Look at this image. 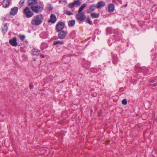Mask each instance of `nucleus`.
<instances>
[{
    "label": "nucleus",
    "mask_w": 157,
    "mask_h": 157,
    "mask_svg": "<svg viewBox=\"0 0 157 157\" xmlns=\"http://www.w3.org/2000/svg\"><path fill=\"white\" fill-rule=\"evenodd\" d=\"M29 87L31 89H33L34 88L33 85L32 83H30Z\"/></svg>",
    "instance_id": "c9c22d12"
},
{
    "label": "nucleus",
    "mask_w": 157,
    "mask_h": 157,
    "mask_svg": "<svg viewBox=\"0 0 157 157\" xmlns=\"http://www.w3.org/2000/svg\"><path fill=\"white\" fill-rule=\"evenodd\" d=\"M25 1L24 0H21L19 2V4L21 7H22L24 6V3Z\"/></svg>",
    "instance_id": "2f4dec72"
},
{
    "label": "nucleus",
    "mask_w": 157,
    "mask_h": 157,
    "mask_svg": "<svg viewBox=\"0 0 157 157\" xmlns=\"http://www.w3.org/2000/svg\"><path fill=\"white\" fill-rule=\"evenodd\" d=\"M44 17L42 14H39L34 16L32 18L31 23L33 25L38 26L43 22Z\"/></svg>",
    "instance_id": "f257e3e1"
},
{
    "label": "nucleus",
    "mask_w": 157,
    "mask_h": 157,
    "mask_svg": "<svg viewBox=\"0 0 157 157\" xmlns=\"http://www.w3.org/2000/svg\"><path fill=\"white\" fill-rule=\"evenodd\" d=\"M44 5L43 2H40L37 4L31 7L32 10L36 13H41L44 10Z\"/></svg>",
    "instance_id": "f03ea898"
},
{
    "label": "nucleus",
    "mask_w": 157,
    "mask_h": 157,
    "mask_svg": "<svg viewBox=\"0 0 157 157\" xmlns=\"http://www.w3.org/2000/svg\"><path fill=\"white\" fill-rule=\"evenodd\" d=\"M98 67V70H99V69H100L101 70V66H100L99 65Z\"/></svg>",
    "instance_id": "58836bf2"
},
{
    "label": "nucleus",
    "mask_w": 157,
    "mask_h": 157,
    "mask_svg": "<svg viewBox=\"0 0 157 157\" xmlns=\"http://www.w3.org/2000/svg\"><path fill=\"white\" fill-rule=\"evenodd\" d=\"M117 38L115 36H112L109 39L108 42L109 46H111L113 43H115L117 40Z\"/></svg>",
    "instance_id": "1a4fd4ad"
},
{
    "label": "nucleus",
    "mask_w": 157,
    "mask_h": 157,
    "mask_svg": "<svg viewBox=\"0 0 157 157\" xmlns=\"http://www.w3.org/2000/svg\"><path fill=\"white\" fill-rule=\"evenodd\" d=\"M118 3L120 4L122 3V0H117Z\"/></svg>",
    "instance_id": "4c0bfd02"
},
{
    "label": "nucleus",
    "mask_w": 157,
    "mask_h": 157,
    "mask_svg": "<svg viewBox=\"0 0 157 157\" xmlns=\"http://www.w3.org/2000/svg\"><path fill=\"white\" fill-rule=\"evenodd\" d=\"M32 54L33 56H39L40 51L38 49L34 48L31 51Z\"/></svg>",
    "instance_id": "2eb2a0df"
},
{
    "label": "nucleus",
    "mask_w": 157,
    "mask_h": 157,
    "mask_svg": "<svg viewBox=\"0 0 157 157\" xmlns=\"http://www.w3.org/2000/svg\"><path fill=\"white\" fill-rule=\"evenodd\" d=\"M108 11L109 12H112L114 10V6L113 4H110L108 6Z\"/></svg>",
    "instance_id": "dca6fc26"
},
{
    "label": "nucleus",
    "mask_w": 157,
    "mask_h": 157,
    "mask_svg": "<svg viewBox=\"0 0 157 157\" xmlns=\"http://www.w3.org/2000/svg\"><path fill=\"white\" fill-rule=\"evenodd\" d=\"M63 44L64 42L62 41H55L53 42V44L54 46L57 45H62Z\"/></svg>",
    "instance_id": "aec40b11"
},
{
    "label": "nucleus",
    "mask_w": 157,
    "mask_h": 157,
    "mask_svg": "<svg viewBox=\"0 0 157 157\" xmlns=\"http://www.w3.org/2000/svg\"><path fill=\"white\" fill-rule=\"evenodd\" d=\"M8 26L6 23L4 24L3 26L2 27V31L5 33L7 31Z\"/></svg>",
    "instance_id": "412c9836"
},
{
    "label": "nucleus",
    "mask_w": 157,
    "mask_h": 157,
    "mask_svg": "<svg viewBox=\"0 0 157 157\" xmlns=\"http://www.w3.org/2000/svg\"><path fill=\"white\" fill-rule=\"evenodd\" d=\"M67 34L68 32L67 30H62L59 32L58 34V37L61 40L63 39L66 37Z\"/></svg>",
    "instance_id": "423d86ee"
},
{
    "label": "nucleus",
    "mask_w": 157,
    "mask_h": 157,
    "mask_svg": "<svg viewBox=\"0 0 157 157\" xmlns=\"http://www.w3.org/2000/svg\"><path fill=\"white\" fill-rule=\"evenodd\" d=\"M37 3V0H29L28 2V5L30 7V9L32 6H34Z\"/></svg>",
    "instance_id": "ddd939ff"
},
{
    "label": "nucleus",
    "mask_w": 157,
    "mask_h": 157,
    "mask_svg": "<svg viewBox=\"0 0 157 157\" xmlns=\"http://www.w3.org/2000/svg\"><path fill=\"white\" fill-rule=\"evenodd\" d=\"M105 6V2L103 1H100L97 3L96 7L97 9H99L104 7Z\"/></svg>",
    "instance_id": "4468645a"
},
{
    "label": "nucleus",
    "mask_w": 157,
    "mask_h": 157,
    "mask_svg": "<svg viewBox=\"0 0 157 157\" xmlns=\"http://www.w3.org/2000/svg\"><path fill=\"white\" fill-rule=\"evenodd\" d=\"M48 44L47 43H41L40 46V48L42 50H44L45 49L48 48Z\"/></svg>",
    "instance_id": "6ab92c4d"
},
{
    "label": "nucleus",
    "mask_w": 157,
    "mask_h": 157,
    "mask_svg": "<svg viewBox=\"0 0 157 157\" xmlns=\"http://www.w3.org/2000/svg\"><path fill=\"white\" fill-rule=\"evenodd\" d=\"M118 59L116 57H113V64H116L118 62Z\"/></svg>",
    "instance_id": "bb28decb"
},
{
    "label": "nucleus",
    "mask_w": 157,
    "mask_h": 157,
    "mask_svg": "<svg viewBox=\"0 0 157 157\" xmlns=\"http://www.w3.org/2000/svg\"><path fill=\"white\" fill-rule=\"evenodd\" d=\"M18 10V8L17 7H14L11 9L10 12V15L14 16L17 14Z\"/></svg>",
    "instance_id": "9b49d317"
},
{
    "label": "nucleus",
    "mask_w": 157,
    "mask_h": 157,
    "mask_svg": "<svg viewBox=\"0 0 157 157\" xmlns=\"http://www.w3.org/2000/svg\"><path fill=\"white\" fill-rule=\"evenodd\" d=\"M65 24L64 23L59 21L56 24V30L57 32H59L62 30L64 29Z\"/></svg>",
    "instance_id": "20e7f679"
},
{
    "label": "nucleus",
    "mask_w": 157,
    "mask_h": 157,
    "mask_svg": "<svg viewBox=\"0 0 157 157\" xmlns=\"http://www.w3.org/2000/svg\"><path fill=\"white\" fill-rule=\"evenodd\" d=\"M86 5L85 4H84L82 5L79 8L78 13H79L82 12V11L86 7Z\"/></svg>",
    "instance_id": "5701e85b"
},
{
    "label": "nucleus",
    "mask_w": 157,
    "mask_h": 157,
    "mask_svg": "<svg viewBox=\"0 0 157 157\" xmlns=\"http://www.w3.org/2000/svg\"><path fill=\"white\" fill-rule=\"evenodd\" d=\"M40 37L43 39H46L48 37V34L46 32H42L40 34Z\"/></svg>",
    "instance_id": "a211bd4d"
},
{
    "label": "nucleus",
    "mask_w": 157,
    "mask_h": 157,
    "mask_svg": "<svg viewBox=\"0 0 157 157\" xmlns=\"http://www.w3.org/2000/svg\"><path fill=\"white\" fill-rule=\"evenodd\" d=\"M64 13L65 14L68 16L71 15L73 14V13L71 12V11H69L68 10H65Z\"/></svg>",
    "instance_id": "a878e982"
},
{
    "label": "nucleus",
    "mask_w": 157,
    "mask_h": 157,
    "mask_svg": "<svg viewBox=\"0 0 157 157\" xmlns=\"http://www.w3.org/2000/svg\"><path fill=\"white\" fill-rule=\"evenodd\" d=\"M81 4L80 0H75L72 3H70L68 5L69 8L72 9L75 7H77Z\"/></svg>",
    "instance_id": "39448f33"
},
{
    "label": "nucleus",
    "mask_w": 157,
    "mask_h": 157,
    "mask_svg": "<svg viewBox=\"0 0 157 157\" xmlns=\"http://www.w3.org/2000/svg\"><path fill=\"white\" fill-rule=\"evenodd\" d=\"M75 23V21L74 20H70L68 22V25L69 27L73 26Z\"/></svg>",
    "instance_id": "4be33fe9"
},
{
    "label": "nucleus",
    "mask_w": 157,
    "mask_h": 157,
    "mask_svg": "<svg viewBox=\"0 0 157 157\" xmlns=\"http://www.w3.org/2000/svg\"><path fill=\"white\" fill-rule=\"evenodd\" d=\"M57 20L56 15L54 14H51L50 17V19L48 21V23L54 24Z\"/></svg>",
    "instance_id": "0eeeda50"
},
{
    "label": "nucleus",
    "mask_w": 157,
    "mask_h": 157,
    "mask_svg": "<svg viewBox=\"0 0 157 157\" xmlns=\"http://www.w3.org/2000/svg\"><path fill=\"white\" fill-rule=\"evenodd\" d=\"M87 22L90 25L92 24V21H91L90 19V18H87L86 19Z\"/></svg>",
    "instance_id": "72a5a7b5"
},
{
    "label": "nucleus",
    "mask_w": 157,
    "mask_h": 157,
    "mask_svg": "<svg viewBox=\"0 0 157 157\" xmlns=\"http://www.w3.org/2000/svg\"><path fill=\"white\" fill-rule=\"evenodd\" d=\"M96 6L95 5H92L90 6V9L88 10L87 13H90L94 10L96 8Z\"/></svg>",
    "instance_id": "f3484780"
},
{
    "label": "nucleus",
    "mask_w": 157,
    "mask_h": 157,
    "mask_svg": "<svg viewBox=\"0 0 157 157\" xmlns=\"http://www.w3.org/2000/svg\"><path fill=\"white\" fill-rule=\"evenodd\" d=\"M157 86V83H155L154 84L149 83L148 84V86L151 87V88H153L154 87H155Z\"/></svg>",
    "instance_id": "c756f323"
},
{
    "label": "nucleus",
    "mask_w": 157,
    "mask_h": 157,
    "mask_svg": "<svg viewBox=\"0 0 157 157\" xmlns=\"http://www.w3.org/2000/svg\"><path fill=\"white\" fill-rule=\"evenodd\" d=\"M40 56L42 58H44L45 57L42 54H40Z\"/></svg>",
    "instance_id": "e433bc0d"
},
{
    "label": "nucleus",
    "mask_w": 157,
    "mask_h": 157,
    "mask_svg": "<svg viewBox=\"0 0 157 157\" xmlns=\"http://www.w3.org/2000/svg\"><path fill=\"white\" fill-rule=\"evenodd\" d=\"M155 82V79H151L149 81V83L152 84Z\"/></svg>",
    "instance_id": "f704fd0d"
},
{
    "label": "nucleus",
    "mask_w": 157,
    "mask_h": 157,
    "mask_svg": "<svg viewBox=\"0 0 157 157\" xmlns=\"http://www.w3.org/2000/svg\"><path fill=\"white\" fill-rule=\"evenodd\" d=\"M91 16L94 18H98L99 16V14L96 13H92L91 14Z\"/></svg>",
    "instance_id": "b1692460"
},
{
    "label": "nucleus",
    "mask_w": 157,
    "mask_h": 157,
    "mask_svg": "<svg viewBox=\"0 0 157 157\" xmlns=\"http://www.w3.org/2000/svg\"><path fill=\"white\" fill-rule=\"evenodd\" d=\"M99 51L98 50H95L94 52H91V55L92 56H93L94 55H97V53L99 54Z\"/></svg>",
    "instance_id": "7c9ffc66"
},
{
    "label": "nucleus",
    "mask_w": 157,
    "mask_h": 157,
    "mask_svg": "<svg viewBox=\"0 0 157 157\" xmlns=\"http://www.w3.org/2000/svg\"><path fill=\"white\" fill-rule=\"evenodd\" d=\"M85 17L86 16L84 13L81 12L78 13L76 16V18L80 21H83L85 19Z\"/></svg>",
    "instance_id": "6e6552de"
},
{
    "label": "nucleus",
    "mask_w": 157,
    "mask_h": 157,
    "mask_svg": "<svg viewBox=\"0 0 157 157\" xmlns=\"http://www.w3.org/2000/svg\"><path fill=\"white\" fill-rule=\"evenodd\" d=\"M122 103L124 105H126L127 103V101L125 99H123L122 101Z\"/></svg>",
    "instance_id": "473e14b6"
},
{
    "label": "nucleus",
    "mask_w": 157,
    "mask_h": 157,
    "mask_svg": "<svg viewBox=\"0 0 157 157\" xmlns=\"http://www.w3.org/2000/svg\"><path fill=\"white\" fill-rule=\"evenodd\" d=\"M19 37L21 41H23L25 40V36L24 35H20Z\"/></svg>",
    "instance_id": "c85d7f7f"
},
{
    "label": "nucleus",
    "mask_w": 157,
    "mask_h": 157,
    "mask_svg": "<svg viewBox=\"0 0 157 157\" xmlns=\"http://www.w3.org/2000/svg\"><path fill=\"white\" fill-rule=\"evenodd\" d=\"M70 37L73 39H74L76 36V33L75 31H73L70 34Z\"/></svg>",
    "instance_id": "393cba45"
},
{
    "label": "nucleus",
    "mask_w": 157,
    "mask_h": 157,
    "mask_svg": "<svg viewBox=\"0 0 157 157\" xmlns=\"http://www.w3.org/2000/svg\"><path fill=\"white\" fill-rule=\"evenodd\" d=\"M90 71L92 72L96 73L98 71V69L96 68H91L90 69Z\"/></svg>",
    "instance_id": "cd10ccee"
},
{
    "label": "nucleus",
    "mask_w": 157,
    "mask_h": 157,
    "mask_svg": "<svg viewBox=\"0 0 157 157\" xmlns=\"http://www.w3.org/2000/svg\"><path fill=\"white\" fill-rule=\"evenodd\" d=\"M114 0H113V1H114Z\"/></svg>",
    "instance_id": "a19ab883"
},
{
    "label": "nucleus",
    "mask_w": 157,
    "mask_h": 157,
    "mask_svg": "<svg viewBox=\"0 0 157 157\" xmlns=\"http://www.w3.org/2000/svg\"><path fill=\"white\" fill-rule=\"evenodd\" d=\"M127 4H126V5H125V6H127Z\"/></svg>",
    "instance_id": "ea45409f"
},
{
    "label": "nucleus",
    "mask_w": 157,
    "mask_h": 157,
    "mask_svg": "<svg viewBox=\"0 0 157 157\" xmlns=\"http://www.w3.org/2000/svg\"><path fill=\"white\" fill-rule=\"evenodd\" d=\"M23 13L26 17L28 18L32 17L34 15L33 12L31 11L28 6H27L24 9Z\"/></svg>",
    "instance_id": "7ed1b4c3"
},
{
    "label": "nucleus",
    "mask_w": 157,
    "mask_h": 157,
    "mask_svg": "<svg viewBox=\"0 0 157 157\" xmlns=\"http://www.w3.org/2000/svg\"><path fill=\"white\" fill-rule=\"evenodd\" d=\"M9 43L11 45L13 46H17V38L16 37H14L12 39L10 40Z\"/></svg>",
    "instance_id": "9d476101"
},
{
    "label": "nucleus",
    "mask_w": 157,
    "mask_h": 157,
    "mask_svg": "<svg viewBox=\"0 0 157 157\" xmlns=\"http://www.w3.org/2000/svg\"><path fill=\"white\" fill-rule=\"evenodd\" d=\"M10 3V0H3L2 5L3 7L7 8L9 6Z\"/></svg>",
    "instance_id": "f8f14e48"
}]
</instances>
